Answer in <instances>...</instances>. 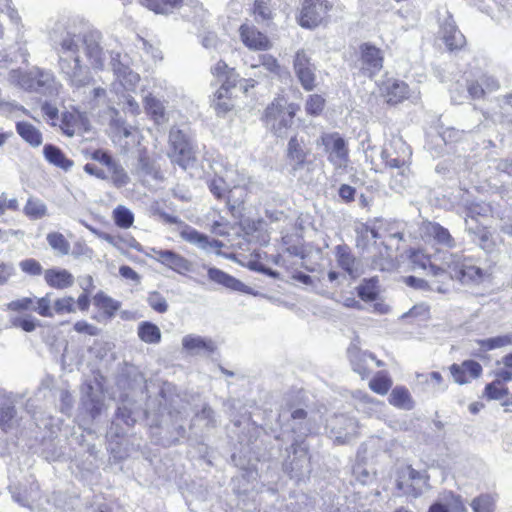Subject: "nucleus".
Segmentation results:
<instances>
[{"mask_svg": "<svg viewBox=\"0 0 512 512\" xmlns=\"http://www.w3.org/2000/svg\"><path fill=\"white\" fill-rule=\"evenodd\" d=\"M51 295L52 293H47L45 296L38 298L36 306L33 307V310L42 317H54Z\"/></svg>", "mask_w": 512, "mask_h": 512, "instance_id": "obj_53", "label": "nucleus"}, {"mask_svg": "<svg viewBox=\"0 0 512 512\" xmlns=\"http://www.w3.org/2000/svg\"><path fill=\"white\" fill-rule=\"evenodd\" d=\"M43 155L50 164L65 171L73 166V161L68 159L61 149L55 145L46 144L43 148Z\"/></svg>", "mask_w": 512, "mask_h": 512, "instance_id": "obj_35", "label": "nucleus"}, {"mask_svg": "<svg viewBox=\"0 0 512 512\" xmlns=\"http://www.w3.org/2000/svg\"><path fill=\"white\" fill-rule=\"evenodd\" d=\"M298 106L283 97L275 98L265 109L263 122L277 137H285L293 124Z\"/></svg>", "mask_w": 512, "mask_h": 512, "instance_id": "obj_4", "label": "nucleus"}, {"mask_svg": "<svg viewBox=\"0 0 512 512\" xmlns=\"http://www.w3.org/2000/svg\"><path fill=\"white\" fill-rule=\"evenodd\" d=\"M101 35L89 32L84 35L66 31L59 38H53L58 54L60 73L75 90L92 84L90 68L103 70L107 53L100 44Z\"/></svg>", "mask_w": 512, "mask_h": 512, "instance_id": "obj_1", "label": "nucleus"}, {"mask_svg": "<svg viewBox=\"0 0 512 512\" xmlns=\"http://www.w3.org/2000/svg\"><path fill=\"white\" fill-rule=\"evenodd\" d=\"M358 296L364 301H373L378 295V280L370 278L364 280L357 288Z\"/></svg>", "mask_w": 512, "mask_h": 512, "instance_id": "obj_45", "label": "nucleus"}, {"mask_svg": "<svg viewBox=\"0 0 512 512\" xmlns=\"http://www.w3.org/2000/svg\"><path fill=\"white\" fill-rule=\"evenodd\" d=\"M409 92L410 90L408 85L405 82L396 79H387L381 87V93L385 97L387 103L393 105L407 99L409 97Z\"/></svg>", "mask_w": 512, "mask_h": 512, "instance_id": "obj_23", "label": "nucleus"}, {"mask_svg": "<svg viewBox=\"0 0 512 512\" xmlns=\"http://www.w3.org/2000/svg\"><path fill=\"white\" fill-rule=\"evenodd\" d=\"M473 512H494L495 502L491 495L481 494L470 503Z\"/></svg>", "mask_w": 512, "mask_h": 512, "instance_id": "obj_50", "label": "nucleus"}, {"mask_svg": "<svg viewBox=\"0 0 512 512\" xmlns=\"http://www.w3.org/2000/svg\"><path fill=\"white\" fill-rule=\"evenodd\" d=\"M16 131L18 135L33 148L40 147L43 143L41 131L29 122H17Z\"/></svg>", "mask_w": 512, "mask_h": 512, "instance_id": "obj_33", "label": "nucleus"}, {"mask_svg": "<svg viewBox=\"0 0 512 512\" xmlns=\"http://www.w3.org/2000/svg\"><path fill=\"white\" fill-rule=\"evenodd\" d=\"M46 239L49 246L58 254L67 255L69 253L70 243L65 239L63 234L51 232L47 234Z\"/></svg>", "mask_w": 512, "mask_h": 512, "instance_id": "obj_48", "label": "nucleus"}, {"mask_svg": "<svg viewBox=\"0 0 512 512\" xmlns=\"http://www.w3.org/2000/svg\"><path fill=\"white\" fill-rule=\"evenodd\" d=\"M336 258L339 267L346 271L351 277L360 275L359 262L351 254L347 246L338 245L336 247Z\"/></svg>", "mask_w": 512, "mask_h": 512, "instance_id": "obj_32", "label": "nucleus"}, {"mask_svg": "<svg viewBox=\"0 0 512 512\" xmlns=\"http://www.w3.org/2000/svg\"><path fill=\"white\" fill-rule=\"evenodd\" d=\"M108 171L111 174V180L116 187H123L129 182V176L116 162L108 168Z\"/></svg>", "mask_w": 512, "mask_h": 512, "instance_id": "obj_56", "label": "nucleus"}, {"mask_svg": "<svg viewBox=\"0 0 512 512\" xmlns=\"http://www.w3.org/2000/svg\"><path fill=\"white\" fill-rule=\"evenodd\" d=\"M93 304L102 311L99 317H95L98 321L111 320L121 307V303L104 292L100 291L93 297Z\"/></svg>", "mask_w": 512, "mask_h": 512, "instance_id": "obj_28", "label": "nucleus"}, {"mask_svg": "<svg viewBox=\"0 0 512 512\" xmlns=\"http://www.w3.org/2000/svg\"><path fill=\"white\" fill-rule=\"evenodd\" d=\"M309 151L305 149L304 141L297 136L291 137L286 150L287 162L292 170L298 171L304 167Z\"/></svg>", "mask_w": 512, "mask_h": 512, "instance_id": "obj_21", "label": "nucleus"}, {"mask_svg": "<svg viewBox=\"0 0 512 512\" xmlns=\"http://www.w3.org/2000/svg\"><path fill=\"white\" fill-rule=\"evenodd\" d=\"M248 195V183H238L231 187L227 194V205L231 211L239 208L245 201Z\"/></svg>", "mask_w": 512, "mask_h": 512, "instance_id": "obj_41", "label": "nucleus"}, {"mask_svg": "<svg viewBox=\"0 0 512 512\" xmlns=\"http://www.w3.org/2000/svg\"><path fill=\"white\" fill-rule=\"evenodd\" d=\"M333 5L328 0H305L298 23L303 28L312 29L324 23Z\"/></svg>", "mask_w": 512, "mask_h": 512, "instance_id": "obj_8", "label": "nucleus"}, {"mask_svg": "<svg viewBox=\"0 0 512 512\" xmlns=\"http://www.w3.org/2000/svg\"><path fill=\"white\" fill-rule=\"evenodd\" d=\"M143 103L146 112L156 124L161 125L168 121V115L162 101L149 94L144 97Z\"/></svg>", "mask_w": 512, "mask_h": 512, "instance_id": "obj_34", "label": "nucleus"}, {"mask_svg": "<svg viewBox=\"0 0 512 512\" xmlns=\"http://www.w3.org/2000/svg\"><path fill=\"white\" fill-rule=\"evenodd\" d=\"M389 403L394 407L404 410H411L414 401L409 390L404 386H396L389 395Z\"/></svg>", "mask_w": 512, "mask_h": 512, "instance_id": "obj_38", "label": "nucleus"}, {"mask_svg": "<svg viewBox=\"0 0 512 512\" xmlns=\"http://www.w3.org/2000/svg\"><path fill=\"white\" fill-rule=\"evenodd\" d=\"M151 252L153 253L151 256L161 264L167 266L173 271L179 274H186L193 271L192 263L181 256L180 254L175 253L172 250H161L152 248Z\"/></svg>", "mask_w": 512, "mask_h": 512, "instance_id": "obj_12", "label": "nucleus"}, {"mask_svg": "<svg viewBox=\"0 0 512 512\" xmlns=\"http://www.w3.org/2000/svg\"><path fill=\"white\" fill-rule=\"evenodd\" d=\"M180 236L183 240L190 244L196 245L198 248L210 252L215 250L217 255H220V249L224 246L223 242L210 239L207 235L200 233L192 227H185L181 232Z\"/></svg>", "mask_w": 512, "mask_h": 512, "instance_id": "obj_17", "label": "nucleus"}, {"mask_svg": "<svg viewBox=\"0 0 512 512\" xmlns=\"http://www.w3.org/2000/svg\"><path fill=\"white\" fill-rule=\"evenodd\" d=\"M208 188L210 192L217 198L223 199L227 198V194L229 191V186L226 184V181L223 177H214L207 181Z\"/></svg>", "mask_w": 512, "mask_h": 512, "instance_id": "obj_51", "label": "nucleus"}, {"mask_svg": "<svg viewBox=\"0 0 512 512\" xmlns=\"http://www.w3.org/2000/svg\"><path fill=\"white\" fill-rule=\"evenodd\" d=\"M382 222L379 225L367 227L362 232V238L366 240H373L372 245H366L363 250L368 254V258L372 260V265L375 269L381 271L390 270L394 266L393 252L384 241L377 243L378 239H385L387 236L381 232Z\"/></svg>", "mask_w": 512, "mask_h": 512, "instance_id": "obj_5", "label": "nucleus"}, {"mask_svg": "<svg viewBox=\"0 0 512 512\" xmlns=\"http://www.w3.org/2000/svg\"><path fill=\"white\" fill-rule=\"evenodd\" d=\"M37 83L36 93L45 96H57L62 89V84L56 79L54 73L49 70L41 69L38 72Z\"/></svg>", "mask_w": 512, "mask_h": 512, "instance_id": "obj_29", "label": "nucleus"}, {"mask_svg": "<svg viewBox=\"0 0 512 512\" xmlns=\"http://www.w3.org/2000/svg\"><path fill=\"white\" fill-rule=\"evenodd\" d=\"M360 64L363 74L372 77L383 67L381 50L369 44L362 45Z\"/></svg>", "mask_w": 512, "mask_h": 512, "instance_id": "obj_16", "label": "nucleus"}, {"mask_svg": "<svg viewBox=\"0 0 512 512\" xmlns=\"http://www.w3.org/2000/svg\"><path fill=\"white\" fill-rule=\"evenodd\" d=\"M501 379L489 383L485 387V395L489 399L500 400L503 396L508 394V389L501 383Z\"/></svg>", "mask_w": 512, "mask_h": 512, "instance_id": "obj_55", "label": "nucleus"}, {"mask_svg": "<svg viewBox=\"0 0 512 512\" xmlns=\"http://www.w3.org/2000/svg\"><path fill=\"white\" fill-rule=\"evenodd\" d=\"M83 124L82 115L78 112H64L61 117L60 128L62 132L72 137Z\"/></svg>", "mask_w": 512, "mask_h": 512, "instance_id": "obj_42", "label": "nucleus"}, {"mask_svg": "<svg viewBox=\"0 0 512 512\" xmlns=\"http://www.w3.org/2000/svg\"><path fill=\"white\" fill-rule=\"evenodd\" d=\"M113 219L118 227L128 229L134 223V214L127 207L119 205L113 210Z\"/></svg>", "mask_w": 512, "mask_h": 512, "instance_id": "obj_46", "label": "nucleus"}, {"mask_svg": "<svg viewBox=\"0 0 512 512\" xmlns=\"http://www.w3.org/2000/svg\"><path fill=\"white\" fill-rule=\"evenodd\" d=\"M230 88L226 86V83H222L214 95L212 106L218 115L226 114L234 106L230 97Z\"/></svg>", "mask_w": 512, "mask_h": 512, "instance_id": "obj_37", "label": "nucleus"}, {"mask_svg": "<svg viewBox=\"0 0 512 512\" xmlns=\"http://www.w3.org/2000/svg\"><path fill=\"white\" fill-rule=\"evenodd\" d=\"M23 212L28 218L38 220L48 215V208L41 199L29 197L24 206Z\"/></svg>", "mask_w": 512, "mask_h": 512, "instance_id": "obj_44", "label": "nucleus"}, {"mask_svg": "<svg viewBox=\"0 0 512 512\" xmlns=\"http://www.w3.org/2000/svg\"><path fill=\"white\" fill-rule=\"evenodd\" d=\"M169 143L171 146L169 157L172 163L179 165L184 170L195 165L196 147L192 137L185 130L172 127L169 132Z\"/></svg>", "mask_w": 512, "mask_h": 512, "instance_id": "obj_6", "label": "nucleus"}, {"mask_svg": "<svg viewBox=\"0 0 512 512\" xmlns=\"http://www.w3.org/2000/svg\"><path fill=\"white\" fill-rule=\"evenodd\" d=\"M477 348H473L471 353L480 357L483 353L491 350L512 346V334L498 335L487 339H478L474 342Z\"/></svg>", "mask_w": 512, "mask_h": 512, "instance_id": "obj_27", "label": "nucleus"}, {"mask_svg": "<svg viewBox=\"0 0 512 512\" xmlns=\"http://www.w3.org/2000/svg\"><path fill=\"white\" fill-rule=\"evenodd\" d=\"M82 102L90 109L98 107L110 108L112 105L107 89L102 86H93L88 92L85 91Z\"/></svg>", "mask_w": 512, "mask_h": 512, "instance_id": "obj_31", "label": "nucleus"}, {"mask_svg": "<svg viewBox=\"0 0 512 512\" xmlns=\"http://www.w3.org/2000/svg\"><path fill=\"white\" fill-rule=\"evenodd\" d=\"M110 59V65L120 84L126 90L133 89L139 81V75L121 62L120 53L111 52Z\"/></svg>", "mask_w": 512, "mask_h": 512, "instance_id": "obj_18", "label": "nucleus"}, {"mask_svg": "<svg viewBox=\"0 0 512 512\" xmlns=\"http://www.w3.org/2000/svg\"><path fill=\"white\" fill-rule=\"evenodd\" d=\"M139 3L156 14H169L180 7L182 0H138Z\"/></svg>", "mask_w": 512, "mask_h": 512, "instance_id": "obj_40", "label": "nucleus"}, {"mask_svg": "<svg viewBox=\"0 0 512 512\" xmlns=\"http://www.w3.org/2000/svg\"><path fill=\"white\" fill-rule=\"evenodd\" d=\"M212 72L219 78V81L226 83L228 87H234L235 85V74L233 70H229L227 64L223 61H219L213 68Z\"/></svg>", "mask_w": 512, "mask_h": 512, "instance_id": "obj_49", "label": "nucleus"}, {"mask_svg": "<svg viewBox=\"0 0 512 512\" xmlns=\"http://www.w3.org/2000/svg\"><path fill=\"white\" fill-rule=\"evenodd\" d=\"M41 111L43 115L46 117L48 123L52 126H56L59 118L58 108L49 102H44L41 105Z\"/></svg>", "mask_w": 512, "mask_h": 512, "instance_id": "obj_64", "label": "nucleus"}, {"mask_svg": "<svg viewBox=\"0 0 512 512\" xmlns=\"http://www.w3.org/2000/svg\"><path fill=\"white\" fill-rule=\"evenodd\" d=\"M450 374L455 383L464 385L477 379L482 374V366L474 360H465L461 364H452L449 367Z\"/></svg>", "mask_w": 512, "mask_h": 512, "instance_id": "obj_15", "label": "nucleus"}, {"mask_svg": "<svg viewBox=\"0 0 512 512\" xmlns=\"http://www.w3.org/2000/svg\"><path fill=\"white\" fill-rule=\"evenodd\" d=\"M426 232L438 244H441L448 248H453L456 246L455 239L451 236L448 229L444 228L438 223H429L426 227Z\"/></svg>", "mask_w": 512, "mask_h": 512, "instance_id": "obj_39", "label": "nucleus"}, {"mask_svg": "<svg viewBox=\"0 0 512 512\" xmlns=\"http://www.w3.org/2000/svg\"><path fill=\"white\" fill-rule=\"evenodd\" d=\"M325 100L318 94L310 95L306 101V112L310 115H319L324 108Z\"/></svg>", "mask_w": 512, "mask_h": 512, "instance_id": "obj_58", "label": "nucleus"}, {"mask_svg": "<svg viewBox=\"0 0 512 512\" xmlns=\"http://www.w3.org/2000/svg\"><path fill=\"white\" fill-rule=\"evenodd\" d=\"M182 347L192 355L212 353L215 349L214 342L196 334H188L182 338Z\"/></svg>", "mask_w": 512, "mask_h": 512, "instance_id": "obj_26", "label": "nucleus"}, {"mask_svg": "<svg viewBox=\"0 0 512 512\" xmlns=\"http://www.w3.org/2000/svg\"><path fill=\"white\" fill-rule=\"evenodd\" d=\"M138 337L147 344H158L161 341L159 327L151 322H141L137 329Z\"/></svg>", "mask_w": 512, "mask_h": 512, "instance_id": "obj_43", "label": "nucleus"}, {"mask_svg": "<svg viewBox=\"0 0 512 512\" xmlns=\"http://www.w3.org/2000/svg\"><path fill=\"white\" fill-rule=\"evenodd\" d=\"M327 155V160L336 171H346L349 165V148L347 141L337 132L323 133L317 140Z\"/></svg>", "mask_w": 512, "mask_h": 512, "instance_id": "obj_7", "label": "nucleus"}, {"mask_svg": "<svg viewBox=\"0 0 512 512\" xmlns=\"http://www.w3.org/2000/svg\"><path fill=\"white\" fill-rule=\"evenodd\" d=\"M11 323L13 327L21 328L25 332H32L37 326V320L31 316L13 318Z\"/></svg>", "mask_w": 512, "mask_h": 512, "instance_id": "obj_61", "label": "nucleus"}, {"mask_svg": "<svg viewBox=\"0 0 512 512\" xmlns=\"http://www.w3.org/2000/svg\"><path fill=\"white\" fill-rule=\"evenodd\" d=\"M73 330L79 334H84L88 336H98L100 334V329L93 324L88 323L85 320H79L74 323Z\"/></svg>", "mask_w": 512, "mask_h": 512, "instance_id": "obj_62", "label": "nucleus"}, {"mask_svg": "<svg viewBox=\"0 0 512 512\" xmlns=\"http://www.w3.org/2000/svg\"><path fill=\"white\" fill-rule=\"evenodd\" d=\"M263 67L266 71L270 73L277 74L279 72L280 66L275 57L270 54H261L258 56V63L252 64L251 68H259Z\"/></svg>", "mask_w": 512, "mask_h": 512, "instance_id": "obj_54", "label": "nucleus"}, {"mask_svg": "<svg viewBox=\"0 0 512 512\" xmlns=\"http://www.w3.org/2000/svg\"><path fill=\"white\" fill-rule=\"evenodd\" d=\"M442 264L447 267L448 276L459 280L463 284H481L488 277L487 270L482 269L473 258L458 253H443Z\"/></svg>", "mask_w": 512, "mask_h": 512, "instance_id": "obj_3", "label": "nucleus"}, {"mask_svg": "<svg viewBox=\"0 0 512 512\" xmlns=\"http://www.w3.org/2000/svg\"><path fill=\"white\" fill-rule=\"evenodd\" d=\"M40 68L34 67L29 71L20 69L11 70L8 74V81L10 84L17 86L27 92L37 91V79Z\"/></svg>", "mask_w": 512, "mask_h": 512, "instance_id": "obj_19", "label": "nucleus"}, {"mask_svg": "<svg viewBox=\"0 0 512 512\" xmlns=\"http://www.w3.org/2000/svg\"><path fill=\"white\" fill-rule=\"evenodd\" d=\"M44 280L48 286L64 290L73 286L74 276L66 269L51 268L44 272Z\"/></svg>", "mask_w": 512, "mask_h": 512, "instance_id": "obj_25", "label": "nucleus"}, {"mask_svg": "<svg viewBox=\"0 0 512 512\" xmlns=\"http://www.w3.org/2000/svg\"><path fill=\"white\" fill-rule=\"evenodd\" d=\"M291 448L293 450V459L291 461V472L293 476L300 477L306 472H310V460L308 457V447L303 441L295 440Z\"/></svg>", "mask_w": 512, "mask_h": 512, "instance_id": "obj_22", "label": "nucleus"}, {"mask_svg": "<svg viewBox=\"0 0 512 512\" xmlns=\"http://www.w3.org/2000/svg\"><path fill=\"white\" fill-rule=\"evenodd\" d=\"M239 34L243 44L251 50L265 51L272 47L269 38L250 23L242 24L239 28Z\"/></svg>", "mask_w": 512, "mask_h": 512, "instance_id": "obj_14", "label": "nucleus"}, {"mask_svg": "<svg viewBox=\"0 0 512 512\" xmlns=\"http://www.w3.org/2000/svg\"><path fill=\"white\" fill-rule=\"evenodd\" d=\"M21 395L0 390V428L7 432L19 426L20 418L16 411V404Z\"/></svg>", "mask_w": 512, "mask_h": 512, "instance_id": "obj_11", "label": "nucleus"}, {"mask_svg": "<svg viewBox=\"0 0 512 512\" xmlns=\"http://www.w3.org/2000/svg\"><path fill=\"white\" fill-rule=\"evenodd\" d=\"M295 73L304 89L310 91L315 87V67L310 62L306 51L300 50L294 59Z\"/></svg>", "mask_w": 512, "mask_h": 512, "instance_id": "obj_13", "label": "nucleus"}, {"mask_svg": "<svg viewBox=\"0 0 512 512\" xmlns=\"http://www.w3.org/2000/svg\"><path fill=\"white\" fill-rule=\"evenodd\" d=\"M441 33L446 47L450 51L458 50L465 44L464 35L457 29L452 18H447L441 25Z\"/></svg>", "mask_w": 512, "mask_h": 512, "instance_id": "obj_24", "label": "nucleus"}, {"mask_svg": "<svg viewBox=\"0 0 512 512\" xmlns=\"http://www.w3.org/2000/svg\"><path fill=\"white\" fill-rule=\"evenodd\" d=\"M502 367L496 369V377L508 382L512 380V353L505 355L502 360Z\"/></svg>", "mask_w": 512, "mask_h": 512, "instance_id": "obj_57", "label": "nucleus"}, {"mask_svg": "<svg viewBox=\"0 0 512 512\" xmlns=\"http://www.w3.org/2000/svg\"><path fill=\"white\" fill-rule=\"evenodd\" d=\"M329 437L337 444H346L358 432V425L354 418L346 415H336L327 423Z\"/></svg>", "mask_w": 512, "mask_h": 512, "instance_id": "obj_10", "label": "nucleus"}, {"mask_svg": "<svg viewBox=\"0 0 512 512\" xmlns=\"http://www.w3.org/2000/svg\"><path fill=\"white\" fill-rule=\"evenodd\" d=\"M353 370L363 378L370 374L369 362L375 360L373 354L362 351L357 343L352 342L347 350Z\"/></svg>", "mask_w": 512, "mask_h": 512, "instance_id": "obj_20", "label": "nucleus"}, {"mask_svg": "<svg viewBox=\"0 0 512 512\" xmlns=\"http://www.w3.org/2000/svg\"><path fill=\"white\" fill-rule=\"evenodd\" d=\"M253 14L257 21H267L272 18V13L265 0H256L253 6Z\"/></svg>", "mask_w": 512, "mask_h": 512, "instance_id": "obj_59", "label": "nucleus"}, {"mask_svg": "<svg viewBox=\"0 0 512 512\" xmlns=\"http://www.w3.org/2000/svg\"><path fill=\"white\" fill-rule=\"evenodd\" d=\"M208 278L219 284V285H222L230 290H233V291H239V292H247L248 291V287L243 284L241 281H239L238 279H236L235 277L227 274L226 272L218 269V268H215V267H210L208 268Z\"/></svg>", "mask_w": 512, "mask_h": 512, "instance_id": "obj_30", "label": "nucleus"}, {"mask_svg": "<svg viewBox=\"0 0 512 512\" xmlns=\"http://www.w3.org/2000/svg\"><path fill=\"white\" fill-rule=\"evenodd\" d=\"M147 301L149 306L158 313H164L168 309V304L165 298L161 296L158 292L151 293Z\"/></svg>", "mask_w": 512, "mask_h": 512, "instance_id": "obj_63", "label": "nucleus"}, {"mask_svg": "<svg viewBox=\"0 0 512 512\" xmlns=\"http://www.w3.org/2000/svg\"><path fill=\"white\" fill-rule=\"evenodd\" d=\"M411 155L409 146L400 137H394L389 147L381 152V159L386 167L395 169L391 174L389 186L397 193L404 191L410 184V167L408 159Z\"/></svg>", "mask_w": 512, "mask_h": 512, "instance_id": "obj_2", "label": "nucleus"}, {"mask_svg": "<svg viewBox=\"0 0 512 512\" xmlns=\"http://www.w3.org/2000/svg\"><path fill=\"white\" fill-rule=\"evenodd\" d=\"M465 230L473 236V241L483 249H489L491 245V233L489 230L475 221L471 223L465 219Z\"/></svg>", "mask_w": 512, "mask_h": 512, "instance_id": "obj_36", "label": "nucleus"}, {"mask_svg": "<svg viewBox=\"0 0 512 512\" xmlns=\"http://www.w3.org/2000/svg\"><path fill=\"white\" fill-rule=\"evenodd\" d=\"M392 386L391 378L384 372H378L369 382L370 389L380 395H385Z\"/></svg>", "mask_w": 512, "mask_h": 512, "instance_id": "obj_47", "label": "nucleus"}, {"mask_svg": "<svg viewBox=\"0 0 512 512\" xmlns=\"http://www.w3.org/2000/svg\"><path fill=\"white\" fill-rule=\"evenodd\" d=\"M430 275L433 277L430 281L409 276L405 279V283L415 289L424 291H436L446 294L451 290V276L445 269L439 266H430Z\"/></svg>", "mask_w": 512, "mask_h": 512, "instance_id": "obj_9", "label": "nucleus"}, {"mask_svg": "<svg viewBox=\"0 0 512 512\" xmlns=\"http://www.w3.org/2000/svg\"><path fill=\"white\" fill-rule=\"evenodd\" d=\"M466 211L467 217L465 219H468L471 223H475L474 219L476 216H484L490 209L485 203L472 202L467 206Z\"/></svg>", "mask_w": 512, "mask_h": 512, "instance_id": "obj_60", "label": "nucleus"}, {"mask_svg": "<svg viewBox=\"0 0 512 512\" xmlns=\"http://www.w3.org/2000/svg\"><path fill=\"white\" fill-rule=\"evenodd\" d=\"M54 315H62L65 313H75V300L72 296H64L53 302Z\"/></svg>", "mask_w": 512, "mask_h": 512, "instance_id": "obj_52", "label": "nucleus"}]
</instances>
